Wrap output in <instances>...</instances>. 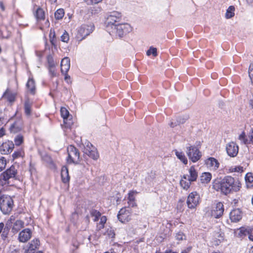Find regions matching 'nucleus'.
<instances>
[{
  "mask_svg": "<svg viewBox=\"0 0 253 253\" xmlns=\"http://www.w3.org/2000/svg\"><path fill=\"white\" fill-rule=\"evenodd\" d=\"M214 187L217 190H220L221 193L227 195L233 191H238L241 184L238 179L231 176H226L220 181L216 182Z\"/></svg>",
  "mask_w": 253,
  "mask_h": 253,
  "instance_id": "obj_1",
  "label": "nucleus"
},
{
  "mask_svg": "<svg viewBox=\"0 0 253 253\" xmlns=\"http://www.w3.org/2000/svg\"><path fill=\"white\" fill-rule=\"evenodd\" d=\"M131 31L132 27L129 24L119 23L113 27L112 30H109L107 32L112 36L121 38Z\"/></svg>",
  "mask_w": 253,
  "mask_h": 253,
  "instance_id": "obj_2",
  "label": "nucleus"
},
{
  "mask_svg": "<svg viewBox=\"0 0 253 253\" xmlns=\"http://www.w3.org/2000/svg\"><path fill=\"white\" fill-rule=\"evenodd\" d=\"M122 14L118 11H113L110 13L105 22L106 31L112 30V28L119 24Z\"/></svg>",
  "mask_w": 253,
  "mask_h": 253,
  "instance_id": "obj_3",
  "label": "nucleus"
},
{
  "mask_svg": "<svg viewBox=\"0 0 253 253\" xmlns=\"http://www.w3.org/2000/svg\"><path fill=\"white\" fill-rule=\"evenodd\" d=\"M13 206V201L12 198L7 195L0 196V209L4 214H8L12 210Z\"/></svg>",
  "mask_w": 253,
  "mask_h": 253,
  "instance_id": "obj_4",
  "label": "nucleus"
},
{
  "mask_svg": "<svg viewBox=\"0 0 253 253\" xmlns=\"http://www.w3.org/2000/svg\"><path fill=\"white\" fill-rule=\"evenodd\" d=\"M94 29V25L91 23L83 24L78 29L77 39L83 40L91 33Z\"/></svg>",
  "mask_w": 253,
  "mask_h": 253,
  "instance_id": "obj_5",
  "label": "nucleus"
},
{
  "mask_svg": "<svg viewBox=\"0 0 253 253\" xmlns=\"http://www.w3.org/2000/svg\"><path fill=\"white\" fill-rule=\"evenodd\" d=\"M224 206L221 202H217L213 205L210 210L206 211V214L207 216H211L215 218L221 217L224 212Z\"/></svg>",
  "mask_w": 253,
  "mask_h": 253,
  "instance_id": "obj_6",
  "label": "nucleus"
},
{
  "mask_svg": "<svg viewBox=\"0 0 253 253\" xmlns=\"http://www.w3.org/2000/svg\"><path fill=\"white\" fill-rule=\"evenodd\" d=\"M68 158L67 163L69 164H77L80 161V153L74 146L70 145L67 147Z\"/></svg>",
  "mask_w": 253,
  "mask_h": 253,
  "instance_id": "obj_7",
  "label": "nucleus"
},
{
  "mask_svg": "<svg viewBox=\"0 0 253 253\" xmlns=\"http://www.w3.org/2000/svg\"><path fill=\"white\" fill-rule=\"evenodd\" d=\"M83 145L84 147L83 150L84 154L93 160H97L98 158L99 154L96 148L90 142L85 141Z\"/></svg>",
  "mask_w": 253,
  "mask_h": 253,
  "instance_id": "obj_8",
  "label": "nucleus"
},
{
  "mask_svg": "<svg viewBox=\"0 0 253 253\" xmlns=\"http://www.w3.org/2000/svg\"><path fill=\"white\" fill-rule=\"evenodd\" d=\"M186 154L192 162H197L201 157L202 154L195 146H190L186 148Z\"/></svg>",
  "mask_w": 253,
  "mask_h": 253,
  "instance_id": "obj_9",
  "label": "nucleus"
},
{
  "mask_svg": "<svg viewBox=\"0 0 253 253\" xmlns=\"http://www.w3.org/2000/svg\"><path fill=\"white\" fill-rule=\"evenodd\" d=\"M16 174V170L15 167L13 166L3 172L0 176V182L1 181V185L8 184V180L14 177Z\"/></svg>",
  "mask_w": 253,
  "mask_h": 253,
  "instance_id": "obj_10",
  "label": "nucleus"
},
{
  "mask_svg": "<svg viewBox=\"0 0 253 253\" xmlns=\"http://www.w3.org/2000/svg\"><path fill=\"white\" fill-rule=\"evenodd\" d=\"M200 200L199 194L197 192H193L189 194L187 197V204L188 208L195 209L199 205Z\"/></svg>",
  "mask_w": 253,
  "mask_h": 253,
  "instance_id": "obj_11",
  "label": "nucleus"
},
{
  "mask_svg": "<svg viewBox=\"0 0 253 253\" xmlns=\"http://www.w3.org/2000/svg\"><path fill=\"white\" fill-rule=\"evenodd\" d=\"M132 212L129 209L126 208H122L117 215L120 221L122 223H126L131 219Z\"/></svg>",
  "mask_w": 253,
  "mask_h": 253,
  "instance_id": "obj_12",
  "label": "nucleus"
},
{
  "mask_svg": "<svg viewBox=\"0 0 253 253\" xmlns=\"http://www.w3.org/2000/svg\"><path fill=\"white\" fill-rule=\"evenodd\" d=\"M61 117L63 119L65 126L66 128H70L73 124L72 116L70 115L69 111L65 107H61L60 109Z\"/></svg>",
  "mask_w": 253,
  "mask_h": 253,
  "instance_id": "obj_13",
  "label": "nucleus"
},
{
  "mask_svg": "<svg viewBox=\"0 0 253 253\" xmlns=\"http://www.w3.org/2000/svg\"><path fill=\"white\" fill-rule=\"evenodd\" d=\"M226 149L228 155L232 157H235L239 151L238 146L233 142L228 143Z\"/></svg>",
  "mask_w": 253,
  "mask_h": 253,
  "instance_id": "obj_14",
  "label": "nucleus"
},
{
  "mask_svg": "<svg viewBox=\"0 0 253 253\" xmlns=\"http://www.w3.org/2000/svg\"><path fill=\"white\" fill-rule=\"evenodd\" d=\"M14 147V144L12 141H6L0 146V152L2 154H8L12 151Z\"/></svg>",
  "mask_w": 253,
  "mask_h": 253,
  "instance_id": "obj_15",
  "label": "nucleus"
},
{
  "mask_svg": "<svg viewBox=\"0 0 253 253\" xmlns=\"http://www.w3.org/2000/svg\"><path fill=\"white\" fill-rule=\"evenodd\" d=\"M32 236V231L29 228L23 230L19 234V240L21 242H26L28 241Z\"/></svg>",
  "mask_w": 253,
  "mask_h": 253,
  "instance_id": "obj_16",
  "label": "nucleus"
},
{
  "mask_svg": "<svg viewBox=\"0 0 253 253\" xmlns=\"http://www.w3.org/2000/svg\"><path fill=\"white\" fill-rule=\"evenodd\" d=\"M242 217V212L239 209H234L230 213V218L232 222H237L240 221Z\"/></svg>",
  "mask_w": 253,
  "mask_h": 253,
  "instance_id": "obj_17",
  "label": "nucleus"
},
{
  "mask_svg": "<svg viewBox=\"0 0 253 253\" xmlns=\"http://www.w3.org/2000/svg\"><path fill=\"white\" fill-rule=\"evenodd\" d=\"M206 164L208 168L213 170L217 169L219 166V163L218 161L212 157L208 158L206 161Z\"/></svg>",
  "mask_w": 253,
  "mask_h": 253,
  "instance_id": "obj_18",
  "label": "nucleus"
},
{
  "mask_svg": "<svg viewBox=\"0 0 253 253\" xmlns=\"http://www.w3.org/2000/svg\"><path fill=\"white\" fill-rule=\"evenodd\" d=\"M70 67V60L68 57L64 58L61 62V71L62 74L67 73Z\"/></svg>",
  "mask_w": 253,
  "mask_h": 253,
  "instance_id": "obj_19",
  "label": "nucleus"
},
{
  "mask_svg": "<svg viewBox=\"0 0 253 253\" xmlns=\"http://www.w3.org/2000/svg\"><path fill=\"white\" fill-rule=\"evenodd\" d=\"M22 121L21 119H18L11 125L10 129L11 132L16 133L20 131L22 129Z\"/></svg>",
  "mask_w": 253,
  "mask_h": 253,
  "instance_id": "obj_20",
  "label": "nucleus"
},
{
  "mask_svg": "<svg viewBox=\"0 0 253 253\" xmlns=\"http://www.w3.org/2000/svg\"><path fill=\"white\" fill-rule=\"evenodd\" d=\"M251 232V227H242L237 230V234L238 237L244 238V237L248 235Z\"/></svg>",
  "mask_w": 253,
  "mask_h": 253,
  "instance_id": "obj_21",
  "label": "nucleus"
},
{
  "mask_svg": "<svg viewBox=\"0 0 253 253\" xmlns=\"http://www.w3.org/2000/svg\"><path fill=\"white\" fill-rule=\"evenodd\" d=\"M40 246L39 240L36 239L32 240L28 250L26 251V253H33V252Z\"/></svg>",
  "mask_w": 253,
  "mask_h": 253,
  "instance_id": "obj_22",
  "label": "nucleus"
},
{
  "mask_svg": "<svg viewBox=\"0 0 253 253\" xmlns=\"http://www.w3.org/2000/svg\"><path fill=\"white\" fill-rule=\"evenodd\" d=\"M189 175H186L187 178L191 181H195L198 177V172L194 166H192L189 169Z\"/></svg>",
  "mask_w": 253,
  "mask_h": 253,
  "instance_id": "obj_23",
  "label": "nucleus"
},
{
  "mask_svg": "<svg viewBox=\"0 0 253 253\" xmlns=\"http://www.w3.org/2000/svg\"><path fill=\"white\" fill-rule=\"evenodd\" d=\"M26 87L29 91L32 94H35L36 91L35 82L32 77H29L26 84Z\"/></svg>",
  "mask_w": 253,
  "mask_h": 253,
  "instance_id": "obj_24",
  "label": "nucleus"
},
{
  "mask_svg": "<svg viewBox=\"0 0 253 253\" xmlns=\"http://www.w3.org/2000/svg\"><path fill=\"white\" fill-rule=\"evenodd\" d=\"M61 176L63 182L66 183L69 181L70 177L67 168L66 166L62 167L61 171Z\"/></svg>",
  "mask_w": 253,
  "mask_h": 253,
  "instance_id": "obj_25",
  "label": "nucleus"
},
{
  "mask_svg": "<svg viewBox=\"0 0 253 253\" xmlns=\"http://www.w3.org/2000/svg\"><path fill=\"white\" fill-rule=\"evenodd\" d=\"M191 182L187 178L186 175H184L180 181V184L183 189L187 190L190 187Z\"/></svg>",
  "mask_w": 253,
  "mask_h": 253,
  "instance_id": "obj_26",
  "label": "nucleus"
},
{
  "mask_svg": "<svg viewBox=\"0 0 253 253\" xmlns=\"http://www.w3.org/2000/svg\"><path fill=\"white\" fill-rule=\"evenodd\" d=\"M211 174L210 172H204L200 176V180L202 183L207 184L211 181Z\"/></svg>",
  "mask_w": 253,
  "mask_h": 253,
  "instance_id": "obj_27",
  "label": "nucleus"
},
{
  "mask_svg": "<svg viewBox=\"0 0 253 253\" xmlns=\"http://www.w3.org/2000/svg\"><path fill=\"white\" fill-rule=\"evenodd\" d=\"M2 97L7 99L9 102H13L15 100V94L9 92L8 90H6L3 93Z\"/></svg>",
  "mask_w": 253,
  "mask_h": 253,
  "instance_id": "obj_28",
  "label": "nucleus"
},
{
  "mask_svg": "<svg viewBox=\"0 0 253 253\" xmlns=\"http://www.w3.org/2000/svg\"><path fill=\"white\" fill-rule=\"evenodd\" d=\"M174 152L178 159H179L185 165L187 164L188 160L183 152L179 151L177 150H174Z\"/></svg>",
  "mask_w": 253,
  "mask_h": 253,
  "instance_id": "obj_29",
  "label": "nucleus"
},
{
  "mask_svg": "<svg viewBox=\"0 0 253 253\" xmlns=\"http://www.w3.org/2000/svg\"><path fill=\"white\" fill-rule=\"evenodd\" d=\"M90 214L93 217V220L96 222L98 220L99 218L101 217V213L95 209H91L90 211Z\"/></svg>",
  "mask_w": 253,
  "mask_h": 253,
  "instance_id": "obj_30",
  "label": "nucleus"
},
{
  "mask_svg": "<svg viewBox=\"0 0 253 253\" xmlns=\"http://www.w3.org/2000/svg\"><path fill=\"white\" fill-rule=\"evenodd\" d=\"M35 16L38 21L43 20L45 16L44 11L42 8L38 7L35 13Z\"/></svg>",
  "mask_w": 253,
  "mask_h": 253,
  "instance_id": "obj_31",
  "label": "nucleus"
},
{
  "mask_svg": "<svg viewBox=\"0 0 253 253\" xmlns=\"http://www.w3.org/2000/svg\"><path fill=\"white\" fill-rule=\"evenodd\" d=\"M107 218L106 216L103 215L100 218V221L96 225V229L97 230H100L104 228L105 224L106 223Z\"/></svg>",
  "mask_w": 253,
  "mask_h": 253,
  "instance_id": "obj_32",
  "label": "nucleus"
},
{
  "mask_svg": "<svg viewBox=\"0 0 253 253\" xmlns=\"http://www.w3.org/2000/svg\"><path fill=\"white\" fill-rule=\"evenodd\" d=\"M24 226V222L20 220H16L12 227V230L17 232Z\"/></svg>",
  "mask_w": 253,
  "mask_h": 253,
  "instance_id": "obj_33",
  "label": "nucleus"
},
{
  "mask_svg": "<svg viewBox=\"0 0 253 253\" xmlns=\"http://www.w3.org/2000/svg\"><path fill=\"white\" fill-rule=\"evenodd\" d=\"M235 7L234 6H230L226 10L225 13V17L227 19H229L233 17L234 15Z\"/></svg>",
  "mask_w": 253,
  "mask_h": 253,
  "instance_id": "obj_34",
  "label": "nucleus"
},
{
  "mask_svg": "<svg viewBox=\"0 0 253 253\" xmlns=\"http://www.w3.org/2000/svg\"><path fill=\"white\" fill-rule=\"evenodd\" d=\"M32 103L29 100H27L24 103V110L25 114L29 116L31 112Z\"/></svg>",
  "mask_w": 253,
  "mask_h": 253,
  "instance_id": "obj_35",
  "label": "nucleus"
},
{
  "mask_svg": "<svg viewBox=\"0 0 253 253\" xmlns=\"http://www.w3.org/2000/svg\"><path fill=\"white\" fill-rule=\"evenodd\" d=\"M64 15V10L62 8H59L57 9L55 13L54 16L56 19H61Z\"/></svg>",
  "mask_w": 253,
  "mask_h": 253,
  "instance_id": "obj_36",
  "label": "nucleus"
},
{
  "mask_svg": "<svg viewBox=\"0 0 253 253\" xmlns=\"http://www.w3.org/2000/svg\"><path fill=\"white\" fill-rule=\"evenodd\" d=\"M238 139L242 143L246 145L249 144L248 138H246L245 132H242L241 134L239 135Z\"/></svg>",
  "mask_w": 253,
  "mask_h": 253,
  "instance_id": "obj_37",
  "label": "nucleus"
},
{
  "mask_svg": "<svg viewBox=\"0 0 253 253\" xmlns=\"http://www.w3.org/2000/svg\"><path fill=\"white\" fill-rule=\"evenodd\" d=\"M245 180L247 184L251 185H253V173L249 172L246 174L245 176Z\"/></svg>",
  "mask_w": 253,
  "mask_h": 253,
  "instance_id": "obj_38",
  "label": "nucleus"
},
{
  "mask_svg": "<svg viewBox=\"0 0 253 253\" xmlns=\"http://www.w3.org/2000/svg\"><path fill=\"white\" fill-rule=\"evenodd\" d=\"M146 54L148 56L152 55L154 57L157 56V48H155L153 46L150 47L149 48V49L147 50Z\"/></svg>",
  "mask_w": 253,
  "mask_h": 253,
  "instance_id": "obj_39",
  "label": "nucleus"
},
{
  "mask_svg": "<svg viewBox=\"0 0 253 253\" xmlns=\"http://www.w3.org/2000/svg\"><path fill=\"white\" fill-rule=\"evenodd\" d=\"M23 142V137L21 135H17L14 138V143L15 145L19 146Z\"/></svg>",
  "mask_w": 253,
  "mask_h": 253,
  "instance_id": "obj_40",
  "label": "nucleus"
},
{
  "mask_svg": "<svg viewBox=\"0 0 253 253\" xmlns=\"http://www.w3.org/2000/svg\"><path fill=\"white\" fill-rule=\"evenodd\" d=\"M154 178V174L152 172H151L149 175H148L147 177H146L145 180H146V182L148 183V184L151 186V185H153L154 184V183H153Z\"/></svg>",
  "mask_w": 253,
  "mask_h": 253,
  "instance_id": "obj_41",
  "label": "nucleus"
},
{
  "mask_svg": "<svg viewBox=\"0 0 253 253\" xmlns=\"http://www.w3.org/2000/svg\"><path fill=\"white\" fill-rule=\"evenodd\" d=\"M23 155L24 152L22 149H19L14 152V153L12 154V157L13 159H15L19 157H22Z\"/></svg>",
  "mask_w": 253,
  "mask_h": 253,
  "instance_id": "obj_42",
  "label": "nucleus"
},
{
  "mask_svg": "<svg viewBox=\"0 0 253 253\" xmlns=\"http://www.w3.org/2000/svg\"><path fill=\"white\" fill-rule=\"evenodd\" d=\"M61 40L64 42H67L69 40V34L66 31H64L61 37Z\"/></svg>",
  "mask_w": 253,
  "mask_h": 253,
  "instance_id": "obj_43",
  "label": "nucleus"
},
{
  "mask_svg": "<svg viewBox=\"0 0 253 253\" xmlns=\"http://www.w3.org/2000/svg\"><path fill=\"white\" fill-rule=\"evenodd\" d=\"M6 164V160L3 157L0 158V171H2L5 167Z\"/></svg>",
  "mask_w": 253,
  "mask_h": 253,
  "instance_id": "obj_44",
  "label": "nucleus"
},
{
  "mask_svg": "<svg viewBox=\"0 0 253 253\" xmlns=\"http://www.w3.org/2000/svg\"><path fill=\"white\" fill-rule=\"evenodd\" d=\"M230 172H242L243 171V167L241 166H236L234 168H231L230 169Z\"/></svg>",
  "mask_w": 253,
  "mask_h": 253,
  "instance_id": "obj_45",
  "label": "nucleus"
},
{
  "mask_svg": "<svg viewBox=\"0 0 253 253\" xmlns=\"http://www.w3.org/2000/svg\"><path fill=\"white\" fill-rule=\"evenodd\" d=\"M176 239L178 241L183 240L185 239V235L181 232H179L176 233L175 236Z\"/></svg>",
  "mask_w": 253,
  "mask_h": 253,
  "instance_id": "obj_46",
  "label": "nucleus"
},
{
  "mask_svg": "<svg viewBox=\"0 0 253 253\" xmlns=\"http://www.w3.org/2000/svg\"><path fill=\"white\" fill-rule=\"evenodd\" d=\"M84 0L87 4H97V3L102 1V0Z\"/></svg>",
  "mask_w": 253,
  "mask_h": 253,
  "instance_id": "obj_47",
  "label": "nucleus"
},
{
  "mask_svg": "<svg viewBox=\"0 0 253 253\" xmlns=\"http://www.w3.org/2000/svg\"><path fill=\"white\" fill-rule=\"evenodd\" d=\"M249 76L251 80L253 78V62L250 64L249 69Z\"/></svg>",
  "mask_w": 253,
  "mask_h": 253,
  "instance_id": "obj_48",
  "label": "nucleus"
},
{
  "mask_svg": "<svg viewBox=\"0 0 253 253\" xmlns=\"http://www.w3.org/2000/svg\"><path fill=\"white\" fill-rule=\"evenodd\" d=\"M15 220V217L13 216V215H11L10 217V218L8 220V221H7V223L6 224V227H11V226L12 225V224L13 223V222Z\"/></svg>",
  "mask_w": 253,
  "mask_h": 253,
  "instance_id": "obj_49",
  "label": "nucleus"
},
{
  "mask_svg": "<svg viewBox=\"0 0 253 253\" xmlns=\"http://www.w3.org/2000/svg\"><path fill=\"white\" fill-rule=\"evenodd\" d=\"M48 70H49V73L52 77L56 76V74L54 66V67H49Z\"/></svg>",
  "mask_w": 253,
  "mask_h": 253,
  "instance_id": "obj_50",
  "label": "nucleus"
},
{
  "mask_svg": "<svg viewBox=\"0 0 253 253\" xmlns=\"http://www.w3.org/2000/svg\"><path fill=\"white\" fill-rule=\"evenodd\" d=\"M135 193L136 194L137 192H135L134 191L130 192L128 193V198H127L128 201H129V200H130V201L134 200H135L134 194Z\"/></svg>",
  "mask_w": 253,
  "mask_h": 253,
  "instance_id": "obj_51",
  "label": "nucleus"
},
{
  "mask_svg": "<svg viewBox=\"0 0 253 253\" xmlns=\"http://www.w3.org/2000/svg\"><path fill=\"white\" fill-rule=\"evenodd\" d=\"M55 36V32H53V33H52V29H50V32L49 34V37H50V42L52 43V44H54V38Z\"/></svg>",
  "mask_w": 253,
  "mask_h": 253,
  "instance_id": "obj_52",
  "label": "nucleus"
},
{
  "mask_svg": "<svg viewBox=\"0 0 253 253\" xmlns=\"http://www.w3.org/2000/svg\"><path fill=\"white\" fill-rule=\"evenodd\" d=\"M8 253H19V250L14 247H10Z\"/></svg>",
  "mask_w": 253,
  "mask_h": 253,
  "instance_id": "obj_53",
  "label": "nucleus"
},
{
  "mask_svg": "<svg viewBox=\"0 0 253 253\" xmlns=\"http://www.w3.org/2000/svg\"><path fill=\"white\" fill-rule=\"evenodd\" d=\"M47 59L49 67H54L55 66V64L52 58L49 56Z\"/></svg>",
  "mask_w": 253,
  "mask_h": 253,
  "instance_id": "obj_54",
  "label": "nucleus"
},
{
  "mask_svg": "<svg viewBox=\"0 0 253 253\" xmlns=\"http://www.w3.org/2000/svg\"><path fill=\"white\" fill-rule=\"evenodd\" d=\"M249 144H253V129L251 132L250 133L248 139Z\"/></svg>",
  "mask_w": 253,
  "mask_h": 253,
  "instance_id": "obj_55",
  "label": "nucleus"
},
{
  "mask_svg": "<svg viewBox=\"0 0 253 253\" xmlns=\"http://www.w3.org/2000/svg\"><path fill=\"white\" fill-rule=\"evenodd\" d=\"M178 125V123L177 121H175L174 120H172V121L169 124V126L171 127H175V126H176Z\"/></svg>",
  "mask_w": 253,
  "mask_h": 253,
  "instance_id": "obj_56",
  "label": "nucleus"
},
{
  "mask_svg": "<svg viewBox=\"0 0 253 253\" xmlns=\"http://www.w3.org/2000/svg\"><path fill=\"white\" fill-rule=\"evenodd\" d=\"M128 205L129 207H134L136 206V203L135 202V200L133 201L129 200L127 201Z\"/></svg>",
  "mask_w": 253,
  "mask_h": 253,
  "instance_id": "obj_57",
  "label": "nucleus"
},
{
  "mask_svg": "<svg viewBox=\"0 0 253 253\" xmlns=\"http://www.w3.org/2000/svg\"><path fill=\"white\" fill-rule=\"evenodd\" d=\"M178 123V125L180 124H183L185 121L186 119H184V118L179 117L178 119L177 120Z\"/></svg>",
  "mask_w": 253,
  "mask_h": 253,
  "instance_id": "obj_58",
  "label": "nucleus"
},
{
  "mask_svg": "<svg viewBox=\"0 0 253 253\" xmlns=\"http://www.w3.org/2000/svg\"><path fill=\"white\" fill-rule=\"evenodd\" d=\"M217 235L216 236V237H217V238L216 237V239H217L218 240V241L219 242H220V241L223 239V236L221 234L217 233Z\"/></svg>",
  "mask_w": 253,
  "mask_h": 253,
  "instance_id": "obj_59",
  "label": "nucleus"
},
{
  "mask_svg": "<svg viewBox=\"0 0 253 253\" xmlns=\"http://www.w3.org/2000/svg\"><path fill=\"white\" fill-rule=\"evenodd\" d=\"M249 105L253 109V94L249 99Z\"/></svg>",
  "mask_w": 253,
  "mask_h": 253,
  "instance_id": "obj_60",
  "label": "nucleus"
},
{
  "mask_svg": "<svg viewBox=\"0 0 253 253\" xmlns=\"http://www.w3.org/2000/svg\"><path fill=\"white\" fill-rule=\"evenodd\" d=\"M249 239L253 241V229L251 228V232L249 233Z\"/></svg>",
  "mask_w": 253,
  "mask_h": 253,
  "instance_id": "obj_61",
  "label": "nucleus"
},
{
  "mask_svg": "<svg viewBox=\"0 0 253 253\" xmlns=\"http://www.w3.org/2000/svg\"><path fill=\"white\" fill-rule=\"evenodd\" d=\"M247 4L250 6L253 7V0H246Z\"/></svg>",
  "mask_w": 253,
  "mask_h": 253,
  "instance_id": "obj_62",
  "label": "nucleus"
},
{
  "mask_svg": "<svg viewBox=\"0 0 253 253\" xmlns=\"http://www.w3.org/2000/svg\"><path fill=\"white\" fill-rule=\"evenodd\" d=\"M5 134V130L3 128L0 129V137L3 136Z\"/></svg>",
  "mask_w": 253,
  "mask_h": 253,
  "instance_id": "obj_63",
  "label": "nucleus"
},
{
  "mask_svg": "<svg viewBox=\"0 0 253 253\" xmlns=\"http://www.w3.org/2000/svg\"><path fill=\"white\" fill-rule=\"evenodd\" d=\"M164 253H177L176 252H174L170 249H168V250H166Z\"/></svg>",
  "mask_w": 253,
  "mask_h": 253,
  "instance_id": "obj_64",
  "label": "nucleus"
}]
</instances>
